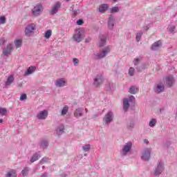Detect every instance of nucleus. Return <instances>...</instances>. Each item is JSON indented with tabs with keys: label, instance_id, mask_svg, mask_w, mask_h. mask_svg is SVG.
<instances>
[{
	"label": "nucleus",
	"instance_id": "8fccbe9b",
	"mask_svg": "<svg viewBox=\"0 0 177 177\" xmlns=\"http://www.w3.org/2000/svg\"><path fill=\"white\" fill-rule=\"evenodd\" d=\"M0 42L3 45V44L6 42V39H5V38L3 37L0 39Z\"/></svg>",
	"mask_w": 177,
	"mask_h": 177
},
{
	"label": "nucleus",
	"instance_id": "b1692460",
	"mask_svg": "<svg viewBox=\"0 0 177 177\" xmlns=\"http://www.w3.org/2000/svg\"><path fill=\"white\" fill-rule=\"evenodd\" d=\"M40 157H41V153H35L30 159V162H35V161L38 160L39 158H40Z\"/></svg>",
	"mask_w": 177,
	"mask_h": 177
},
{
	"label": "nucleus",
	"instance_id": "5fc2aeb1",
	"mask_svg": "<svg viewBox=\"0 0 177 177\" xmlns=\"http://www.w3.org/2000/svg\"><path fill=\"white\" fill-rule=\"evenodd\" d=\"M77 11H73V16H77Z\"/></svg>",
	"mask_w": 177,
	"mask_h": 177
},
{
	"label": "nucleus",
	"instance_id": "20e7f679",
	"mask_svg": "<svg viewBox=\"0 0 177 177\" xmlns=\"http://www.w3.org/2000/svg\"><path fill=\"white\" fill-rule=\"evenodd\" d=\"M110 52H111V46H106L101 52L95 54V59H103V57H106Z\"/></svg>",
	"mask_w": 177,
	"mask_h": 177
},
{
	"label": "nucleus",
	"instance_id": "9d476101",
	"mask_svg": "<svg viewBox=\"0 0 177 177\" xmlns=\"http://www.w3.org/2000/svg\"><path fill=\"white\" fill-rule=\"evenodd\" d=\"M165 90V86L162 83L156 84L153 86V91L155 93H157L158 95L164 92Z\"/></svg>",
	"mask_w": 177,
	"mask_h": 177
},
{
	"label": "nucleus",
	"instance_id": "09e8293b",
	"mask_svg": "<svg viewBox=\"0 0 177 177\" xmlns=\"http://www.w3.org/2000/svg\"><path fill=\"white\" fill-rule=\"evenodd\" d=\"M112 86H113V84L109 83L108 84V86L106 87V91H111Z\"/></svg>",
	"mask_w": 177,
	"mask_h": 177
},
{
	"label": "nucleus",
	"instance_id": "0eeeda50",
	"mask_svg": "<svg viewBox=\"0 0 177 177\" xmlns=\"http://www.w3.org/2000/svg\"><path fill=\"white\" fill-rule=\"evenodd\" d=\"M133 102V95H131L127 98L123 99V110L124 111H128V109H129V103H132Z\"/></svg>",
	"mask_w": 177,
	"mask_h": 177
},
{
	"label": "nucleus",
	"instance_id": "6e6d98bb",
	"mask_svg": "<svg viewBox=\"0 0 177 177\" xmlns=\"http://www.w3.org/2000/svg\"><path fill=\"white\" fill-rule=\"evenodd\" d=\"M41 177H48V174H47V173H45V174H44L43 175H41Z\"/></svg>",
	"mask_w": 177,
	"mask_h": 177
},
{
	"label": "nucleus",
	"instance_id": "6e6552de",
	"mask_svg": "<svg viewBox=\"0 0 177 177\" xmlns=\"http://www.w3.org/2000/svg\"><path fill=\"white\" fill-rule=\"evenodd\" d=\"M151 152L150 149L145 148L142 150L141 158L143 161H149L150 160Z\"/></svg>",
	"mask_w": 177,
	"mask_h": 177
},
{
	"label": "nucleus",
	"instance_id": "de8ad7c7",
	"mask_svg": "<svg viewBox=\"0 0 177 177\" xmlns=\"http://www.w3.org/2000/svg\"><path fill=\"white\" fill-rule=\"evenodd\" d=\"M139 92V88L138 87H133V95H136Z\"/></svg>",
	"mask_w": 177,
	"mask_h": 177
},
{
	"label": "nucleus",
	"instance_id": "dca6fc26",
	"mask_svg": "<svg viewBox=\"0 0 177 177\" xmlns=\"http://www.w3.org/2000/svg\"><path fill=\"white\" fill-rule=\"evenodd\" d=\"M12 49H13V45L12 44H8L3 50V55H5V56H9L12 53Z\"/></svg>",
	"mask_w": 177,
	"mask_h": 177
},
{
	"label": "nucleus",
	"instance_id": "a18cd8bd",
	"mask_svg": "<svg viewBox=\"0 0 177 177\" xmlns=\"http://www.w3.org/2000/svg\"><path fill=\"white\" fill-rule=\"evenodd\" d=\"M129 75H130L131 77H132V75H133V68L131 67L129 70Z\"/></svg>",
	"mask_w": 177,
	"mask_h": 177
},
{
	"label": "nucleus",
	"instance_id": "423d86ee",
	"mask_svg": "<svg viewBox=\"0 0 177 177\" xmlns=\"http://www.w3.org/2000/svg\"><path fill=\"white\" fill-rule=\"evenodd\" d=\"M44 11V8L42 7V5L37 4L36 5L32 10V16H35V17L39 16L41 13Z\"/></svg>",
	"mask_w": 177,
	"mask_h": 177
},
{
	"label": "nucleus",
	"instance_id": "4468645a",
	"mask_svg": "<svg viewBox=\"0 0 177 177\" xmlns=\"http://www.w3.org/2000/svg\"><path fill=\"white\" fill-rule=\"evenodd\" d=\"M61 7L62 4H60V3H55L50 10V15H56V13L59 12V9H60Z\"/></svg>",
	"mask_w": 177,
	"mask_h": 177
},
{
	"label": "nucleus",
	"instance_id": "79ce46f5",
	"mask_svg": "<svg viewBox=\"0 0 177 177\" xmlns=\"http://www.w3.org/2000/svg\"><path fill=\"white\" fill-rule=\"evenodd\" d=\"M20 100L21 102L24 101V100H27V95L26 94H22L20 97Z\"/></svg>",
	"mask_w": 177,
	"mask_h": 177
},
{
	"label": "nucleus",
	"instance_id": "2eb2a0df",
	"mask_svg": "<svg viewBox=\"0 0 177 177\" xmlns=\"http://www.w3.org/2000/svg\"><path fill=\"white\" fill-rule=\"evenodd\" d=\"M73 115L75 117V118H80V117H82V115H84V108L76 109L74 111Z\"/></svg>",
	"mask_w": 177,
	"mask_h": 177
},
{
	"label": "nucleus",
	"instance_id": "0e129e2a",
	"mask_svg": "<svg viewBox=\"0 0 177 177\" xmlns=\"http://www.w3.org/2000/svg\"><path fill=\"white\" fill-rule=\"evenodd\" d=\"M67 1H70V0H66Z\"/></svg>",
	"mask_w": 177,
	"mask_h": 177
},
{
	"label": "nucleus",
	"instance_id": "72a5a7b5",
	"mask_svg": "<svg viewBox=\"0 0 177 177\" xmlns=\"http://www.w3.org/2000/svg\"><path fill=\"white\" fill-rule=\"evenodd\" d=\"M82 150L85 152L89 151L91 150V145L88 144L82 147Z\"/></svg>",
	"mask_w": 177,
	"mask_h": 177
},
{
	"label": "nucleus",
	"instance_id": "ddd939ff",
	"mask_svg": "<svg viewBox=\"0 0 177 177\" xmlns=\"http://www.w3.org/2000/svg\"><path fill=\"white\" fill-rule=\"evenodd\" d=\"M37 118L38 120H46V118H48V111L43 110L39 112L37 115Z\"/></svg>",
	"mask_w": 177,
	"mask_h": 177
},
{
	"label": "nucleus",
	"instance_id": "393cba45",
	"mask_svg": "<svg viewBox=\"0 0 177 177\" xmlns=\"http://www.w3.org/2000/svg\"><path fill=\"white\" fill-rule=\"evenodd\" d=\"M13 81H15V77H13V75L9 76L6 82V86H9Z\"/></svg>",
	"mask_w": 177,
	"mask_h": 177
},
{
	"label": "nucleus",
	"instance_id": "603ef678",
	"mask_svg": "<svg viewBox=\"0 0 177 177\" xmlns=\"http://www.w3.org/2000/svg\"><path fill=\"white\" fill-rule=\"evenodd\" d=\"M129 92L130 93H133V86L130 87Z\"/></svg>",
	"mask_w": 177,
	"mask_h": 177
},
{
	"label": "nucleus",
	"instance_id": "ea45409f",
	"mask_svg": "<svg viewBox=\"0 0 177 177\" xmlns=\"http://www.w3.org/2000/svg\"><path fill=\"white\" fill-rule=\"evenodd\" d=\"M120 10V8L118 7H113L111 9V13H117Z\"/></svg>",
	"mask_w": 177,
	"mask_h": 177
},
{
	"label": "nucleus",
	"instance_id": "412c9836",
	"mask_svg": "<svg viewBox=\"0 0 177 177\" xmlns=\"http://www.w3.org/2000/svg\"><path fill=\"white\" fill-rule=\"evenodd\" d=\"M35 70H37V68L35 66H30L24 73L25 77H27L28 75H30V74L35 73Z\"/></svg>",
	"mask_w": 177,
	"mask_h": 177
},
{
	"label": "nucleus",
	"instance_id": "6ab92c4d",
	"mask_svg": "<svg viewBox=\"0 0 177 177\" xmlns=\"http://www.w3.org/2000/svg\"><path fill=\"white\" fill-rule=\"evenodd\" d=\"M161 46H162V44L161 43V41L159 40L152 44L151 49V50H158V49H160Z\"/></svg>",
	"mask_w": 177,
	"mask_h": 177
},
{
	"label": "nucleus",
	"instance_id": "7c9ffc66",
	"mask_svg": "<svg viewBox=\"0 0 177 177\" xmlns=\"http://www.w3.org/2000/svg\"><path fill=\"white\" fill-rule=\"evenodd\" d=\"M52 37V30H48L46 32L44 35V37H46V39H49Z\"/></svg>",
	"mask_w": 177,
	"mask_h": 177
},
{
	"label": "nucleus",
	"instance_id": "e433bc0d",
	"mask_svg": "<svg viewBox=\"0 0 177 177\" xmlns=\"http://www.w3.org/2000/svg\"><path fill=\"white\" fill-rule=\"evenodd\" d=\"M167 30L169 31V32H175V26H172V25H169L167 28Z\"/></svg>",
	"mask_w": 177,
	"mask_h": 177
},
{
	"label": "nucleus",
	"instance_id": "bb28decb",
	"mask_svg": "<svg viewBox=\"0 0 177 177\" xmlns=\"http://www.w3.org/2000/svg\"><path fill=\"white\" fill-rule=\"evenodd\" d=\"M142 35H143V32L139 31L136 33V42H140V39L142 38Z\"/></svg>",
	"mask_w": 177,
	"mask_h": 177
},
{
	"label": "nucleus",
	"instance_id": "39448f33",
	"mask_svg": "<svg viewBox=\"0 0 177 177\" xmlns=\"http://www.w3.org/2000/svg\"><path fill=\"white\" fill-rule=\"evenodd\" d=\"M37 30V26L34 24H28L25 28V35L26 37H31L34 34V31Z\"/></svg>",
	"mask_w": 177,
	"mask_h": 177
},
{
	"label": "nucleus",
	"instance_id": "4be33fe9",
	"mask_svg": "<svg viewBox=\"0 0 177 177\" xmlns=\"http://www.w3.org/2000/svg\"><path fill=\"white\" fill-rule=\"evenodd\" d=\"M174 77L172 76H168L167 77H166V85H167V86H169V88H171V86H172V85H174Z\"/></svg>",
	"mask_w": 177,
	"mask_h": 177
},
{
	"label": "nucleus",
	"instance_id": "f3484780",
	"mask_svg": "<svg viewBox=\"0 0 177 177\" xmlns=\"http://www.w3.org/2000/svg\"><path fill=\"white\" fill-rule=\"evenodd\" d=\"M115 24V19L113 17V15H110L108 21V27L110 30H113Z\"/></svg>",
	"mask_w": 177,
	"mask_h": 177
},
{
	"label": "nucleus",
	"instance_id": "473e14b6",
	"mask_svg": "<svg viewBox=\"0 0 177 177\" xmlns=\"http://www.w3.org/2000/svg\"><path fill=\"white\" fill-rule=\"evenodd\" d=\"M22 41L21 39H17L15 41V45L16 46V48H20V46H21V44H22Z\"/></svg>",
	"mask_w": 177,
	"mask_h": 177
},
{
	"label": "nucleus",
	"instance_id": "a211bd4d",
	"mask_svg": "<svg viewBox=\"0 0 177 177\" xmlns=\"http://www.w3.org/2000/svg\"><path fill=\"white\" fill-rule=\"evenodd\" d=\"M107 39V37L105 35H100V41H99V46L102 48V46H104L106 45V41Z\"/></svg>",
	"mask_w": 177,
	"mask_h": 177
},
{
	"label": "nucleus",
	"instance_id": "3c124183",
	"mask_svg": "<svg viewBox=\"0 0 177 177\" xmlns=\"http://www.w3.org/2000/svg\"><path fill=\"white\" fill-rule=\"evenodd\" d=\"M85 42H86V44H88V43L91 42V37L86 38V39H85Z\"/></svg>",
	"mask_w": 177,
	"mask_h": 177
},
{
	"label": "nucleus",
	"instance_id": "4c0bfd02",
	"mask_svg": "<svg viewBox=\"0 0 177 177\" xmlns=\"http://www.w3.org/2000/svg\"><path fill=\"white\" fill-rule=\"evenodd\" d=\"M6 23V17L1 16L0 17V25L5 24Z\"/></svg>",
	"mask_w": 177,
	"mask_h": 177
},
{
	"label": "nucleus",
	"instance_id": "c9c22d12",
	"mask_svg": "<svg viewBox=\"0 0 177 177\" xmlns=\"http://www.w3.org/2000/svg\"><path fill=\"white\" fill-rule=\"evenodd\" d=\"M28 171H30L28 167H25L21 171L23 176H27L28 175Z\"/></svg>",
	"mask_w": 177,
	"mask_h": 177
},
{
	"label": "nucleus",
	"instance_id": "cd10ccee",
	"mask_svg": "<svg viewBox=\"0 0 177 177\" xmlns=\"http://www.w3.org/2000/svg\"><path fill=\"white\" fill-rule=\"evenodd\" d=\"M68 112V106L65 105L61 112V115H66Z\"/></svg>",
	"mask_w": 177,
	"mask_h": 177
},
{
	"label": "nucleus",
	"instance_id": "bf43d9fd",
	"mask_svg": "<svg viewBox=\"0 0 177 177\" xmlns=\"http://www.w3.org/2000/svg\"><path fill=\"white\" fill-rule=\"evenodd\" d=\"M112 1H113V2H117L118 0H112Z\"/></svg>",
	"mask_w": 177,
	"mask_h": 177
},
{
	"label": "nucleus",
	"instance_id": "a19ab883",
	"mask_svg": "<svg viewBox=\"0 0 177 177\" xmlns=\"http://www.w3.org/2000/svg\"><path fill=\"white\" fill-rule=\"evenodd\" d=\"M128 129H130V131H132L133 129V122H130L127 125Z\"/></svg>",
	"mask_w": 177,
	"mask_h": 177
},
{
	"label": "nucleus",
	"instance_id": "13d9d810",
	"mask_svg": "<svg viewBox=\"0 0 177 177\" xmlns=\"http://www.w3.org/2000/svg\"><path fill=\"white\" fill-rule=\"evenodd\" d=\"M85 111H86V113H88V109H85Z\"/></svg>",
	"mask_w": 177,
	"mask_h": 177
},
{
	"label": "nucleus",
	"instance_id": "a878e982",
	"mask_svg": "<svg viewBox=\"0 0 177 177\" xmlns=\"http://www.w3.org/2000/svg\"><path fill=\"white\" fill-rule=\"evenodd\" d=\"M106 9H109V6L107 4H102L99 8V12H106Z\"/></svg>",
	"mask_w": 177,
	"mask_h": 177
},
{
	"label": "nucleus",
	"instance_id": "f03ea898",
	"mask_svg": "<svg viewBox=\"0 0 177 177\" xmlns=\"http://www.w3.org/2000/svg\"><path fill=\"white\" fill-rule=\"evenodd\" d=\"M85 37L84 30L82 28H78L75 30V32L73 35V39L75 42H81L84 37Z\"/></svg>",
	"mask_w": 177,
	"mask_h": 177
},
{
	"label": "nucleus",
	"instance_id": "f257e3e1",
	"mask_svg": "<svg viewBox=\"0 0 177 177\" xmlns=\"http://www.w3.org/2000/svg\"><path fill=\"white\" fill-rule=\"evenodd\" d=\"M114 121V112L109 111L103 117L102 122L105 127H109Z\"/></svg>",
	"mask_w": 177,
	"mask_h": 177
},
{
	"label": "nucleus",
	"instance_id": "864d4df0",
	"mask_svg": "<svg viewBox=\"0 0 177 177\" xmlns=\"http://www.w3.org/2000/svg\"><path fill=\"white\" fill-rule=\"evenodd\" d=\"M144 143H145V145H149V140L145 139L144 140Z\"/></svg>",
	"mask_w": 177,
	"mask_h": 177
},
{
	"label": "nucleus",
	"instance_id": "4d7b16f0",
	"mask_svg": "<svg viewBox=\"0 0 177 177\" xmlns=\"http://www.w3.org/2000/svg\"><path fill=\"white\" fill-rule=\"evenodd\" d=\"M2 122H3V120L0 119V124H2Z\"/></svg>",
	"mask_w": 177,
	"mask_h": 177
},
{
	"label": "nucleus",
	"instance_id": "9b49d317",
	"mask_svg": "<svg viewBox=\"0 0 177 177\" xmlns=\"http://www.w3.org/2000/svg\"><path fill=\"white\" fill-rule=\"evenodd\" d=\"M67 85V80L65 78H59L55 81V86L58 88H62Z\"/></svg>",
	"mask_w": 177,
	"mask_h": 177
},
{
	"label": "nucleus",
	"instance_id": "49530a36",
	"mask_svg": "<svg viewBox=\"0 0 177 177\" xmlns=\"http://www.w3.org/2000/svg\"><path fill=\"white\" fill-rule=\"evenodd\" d=\"M76 23L77 26H82V24H84V21L82 19H79Z\"/></svg>",
	"mask_w": 177,
	"mask_h": 177
},
{
	"label": "nucleus",
	"instance_id": "e2e57ef3",
	"mask_svg": "<svg viewBox=\"0 0 177 177\" xmlns=\"http://www.w3.org/2000/svg\"><path fill=\"white\" fill-rule=\"evenodd\" d=\"M42 168H43V169L45 168V166H43Z\"/></svg>",
	"mask_w": 177,
	"mask_h": 177
},
{
	"label": "nucleus",
	"instance_id": "1a4fd4ad",
	"mask_svg": "<svg viewBox=\"0 0 177 177\" xmlns=\"http://www.w3.org/2000/svg\"><path fill=\"white\" fill-rule=\"evenodd\" d=\"M162 171H164V163L162 162H159L154 170L155 176H160V175L162 174Z\"/></svg>",
	"mask_w": 177,
	"mask_h": 177
},
{
	"label": "nucleus",
	"instance_id": "052dcab7",
	"mask_svg": "<svg viewBox=\"0 0 177 177\" xmlns=\"http://www.w3.org/2000/svg\"><path fill=\"white\" fill-rule=\"evenodd\" d=\"M85 157H86L88 155L86 153H84Z\"/></svg>",
	"mask_w": 177,
	"mask_h": 177
},
{
	"label": "nucleus",
	"instance_id": "c85d7f7f",
	"mask_svg": "<svg viewBox=\"0 0 177 177\" xmlns=\"http://www.w3.org/2000/svg\"><path fill=\"white\" fill-rule=\"evenodd\" d=\"M8 114V109L6 108L0 107V115H7Z\"/></svg>",
	"mask_w": 177,
	"mask_h": 177
},
{
	"label": "nucleus",
	"instance_id": "37998d69",
	"mask_svg": "<svg viewBox=\"0 0 177 177\" xmlns=\"http://www.w3.org/2000/svg\"><path fill=\"white\" fill-rule=\"evenodd\" d=\"M49 161V158H43L40 161L41 164H45V162H48Z\"/></svg>",
	"mask_w": 177,
	"mask_h": 177
},
{
	"label": "nucleus",
	"instance_id": "680f3d73",
	"mask_svg": "<svg viewBox=\"0 0 177 177\" xmlns=\"http://www.w3.org/2000/svg\"><path fill=\"white\" fill-rule=\"evenodd\" d=\"M95 117H99V115H95Z\"/></svg>",
	"mask_w": 177,
	"mask_h": 177
},
{
	"label": "nucleus",
	"instance_id": "69168bd1",
	"mask_svg": "<svg viewBox=\"0 0 177 177\" xmlns=\"http://www.w3.org/2000/svg\"><path fill=\"white\" fill-rule=\"evenodd\" d=\"M133 100H135V97L133 98Z\"/></svg>",
	"mask_w": 177,
	"mask_h": 177
},
{
	"label": "nucleus",
	"instance_id": "5701e85b",
	"mask_svg": "<svg viewBox=\"0 0 177 177\" xmlns=\"http://www.w3.org/2000/svg\"><path fill=\"white\" fill-rule=\"evenodd\" d=\"M57 135L60 136L64 132V126L63 124H59L55 130Z\"/></svg>",
	"mask_w": 177,
	"mask_h": 177
},
{
	"label": "nucleus",
	"instance_id": "f8f14e48",
	"mask_svg": "<svg viewBox=\"0 0 177 177\" xmlns=\"http://www.w3.org/2000/svg\"><path fill=\"white\" fill-rule=\"evenodd\" d=\"M103 82V75H97L95 78H94V82L93 85L95 86H100V84Z\"/></svg>",
	"mask_w": 177,
	"mask_h": 177
},
{
	"label": "nucleus",
	"instance_id": "c03bdc74",
	"mask_svg": "<svg viewBox=\"0 0 177 177\" xmlns=\"http://www.w3.org/2000/svg\"><path fill=\"white\" fill-rule=\"evenodd\" d=\"M138 73H140V71H142V70H145V66H140V67H136Z\"/></svg>",
	"mask_w": 177,
	"mask_h": 177
},
{
	"label": "nucleus",
	"instance_id": "2f4dec72",
	"mask_svg": "<svg viewBox=\"0 0 177 177\" xmlns=\"http://www.w3.org/2000/svg\"><path fill=\"white\" fill-rule=\"evenodd\" d=\"M142 62V57H137L134 59V66L138 67V64Z\"/></svg>",
	"mask_w": 177,
	"mask_h": 177
},
{
	"label": "nucleus",
	"instance_id": "c756f323",
	"mask_svg": "<svg viewBox=\"0 0 177 177\" xmlns=\"http://www.w3.org/2000/svg\"><path fill=\"white\" fill-rule=\"evenodd\" d=\"M49 143L48 142V141L46 140H44L41 141V144H40V147H41V149H46V147H48Z\"/></svg>",
	"mask_w": 177,
	"mask_h": 177
},
{
	"label": "nucleus",
	"instance_id": "58836bf2",
	"mask_svg": "<svg viewBox=\"0 0 177 177\" xmlns=\"http://www.w3.org/2000/svg\"><path fill=\"white\" fill-rule=\"evenodd\" d=\"M73 63L74 66L75 67H77V66H78V64L80 63V59H78L77 58H73Z\"/></svg>",
	"mask_w": 177,
	"mask_h": 177
},
{
	"label": "nucleus",
	"instance_id": "f704fd0d",
	"mask_svg": "<svg viewBox=\"0 0 177 177\" xmlns=\"http://www.w3.org/2000/svg\"><path fill=\"white\" fill-rule=\"evenodd\" d=\"M157 124V120L156 119H151L149 122V127H156V124Z\"/></svg>",
	"mask_w": 177,
	"mask_h": 177
},
{
	"label": "nucleus",
	"instance_id": "aec40b11",
	"mask_svg": "<svg viewBox=\"0 0 177 177\" xmlns=\"http://www.w3.org/2000/svg\"><path fill=\"white\" fill-rule=\"evenodd\" d=\"M5 177H17V171L15 169H11L7 171Z\"/></svg>",
	"mask_w": 177,
	"mask_h": 177
},
{
	"label": "nucleus",
	"instance_id": "7ed1b4c3",
	"mask_svg": "<svg viewBox=\"0 0 177 177\" xmlns=\"http://www.w3.org/2000/svg\"><path fill=\"white\" fill-rule=\"evenodd\" d=\"M131 150H132V142H126L120 149V153L122 157H125L131 153Z\"/></svg>",
	"mask_w": 177,
	"mask_h": 177
}]
</instances>
